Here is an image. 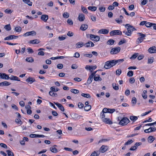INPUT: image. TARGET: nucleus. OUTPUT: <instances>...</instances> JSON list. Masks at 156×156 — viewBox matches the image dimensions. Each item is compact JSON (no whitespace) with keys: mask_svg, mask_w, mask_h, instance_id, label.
<instances>
[{"mask_svg":"<svg viewBox=\"0 0 156 156\" xmlns=\"http://www.w3.org/2000/svg\"><path fill=\"white\" fill-rule=\"evenodd\" d=\"M125 27L126 28L127 30L123 31V33L127 36H131L134 30H136V29L134 27L132 26H131L129 24H126Z\"/></svg>","mask_w":156,"mask_h":156,"instance_id":"nucleus-1","label":"nucleus"},{"mask_svg":"<svg viewBox=\"0 0 156 156\" xmlns=\"http://www.w3.org/2000/svg\"><path fill=\"white\" fill-rule=\"evenodd\" d=\"M118 120L119 121V124L122 126L127 125L130 122L129 120L127 117H118Z\"/></svg>","mask_w":156,"mask_h":156,"instance_id":"nucleus-2","label":"nucleus"},{"mask_svg":"<svg viewBox=\"0 0 156 156\" xmlns=\"http://www.w3.org/2000/svg\"><path fill=\"white\" fill-rule=\"evenodd\" d=\"M86 37L87 38L89 37L90 39L94 41V42H98L100 40V37L99 36L93 34H87Z\"/></svg>","mask_w":156,"mask_h":156,"instance_id":"nucleus-3","label":"nucleus"},{"mask_svg":"<svg viewBox=\"0 0 156 156\" xmlns=\"http://www.w3.org/2000/svg\"><path fill=\"white\" fill-rule=\"evenodd\" d=\"M115 65L114 60H112L106 62L105 63L104 67L106 69H108Z\"/></svg>","mask_w":156,"mask_h":156,"instance_id":"nucleus-4","label":"nucleus"},{"mask_svg":"<svg viewBox=\"0 0 156 156\" xmlns=\"http://www.w3.org/2000/svg\"><path fill=\"white\" fill-rule=\"evenodd\" d=\"M137 34L140 37L137 39L136 42L137 44H139L143 41L144 37H146V35L143 34L142 33H138Z\"/></svg>","mask_w":156,"mask_h":156,"instance_id":"nucleus-5","label":"nucleus"},{"mask_svg":"<svg viewBox=\"0 0 156 156\" xmlns=\"http://www.w3.org/2000/svg\"><path fill=\"white\" fill-rule=\"evenodd\" d=\"M97 71H96L95 72H92L91 74L88 77V80L87 81V83H85V85H86L87 84H90L91 83L93 77L94 76L95 73H96Z\"/></svg>","mask_w":156,"mask_h":156,"instance_id":"nucleus-6","label":"nucleus"},{"mask_svg":"<svg viewBox=\"0 0 156 156\" xmlns=\"http://www.w3.org/2000/svg\"><path fill=\"white\" fill-rule=\"evenodd\" d=\"M121 48L119 47H118L112 48L110 51L111 55L116 54L120 52Z\"/></svg>","mask_w":156,"mask_h":156,"instance_id":"nucleus-7","label":"nucleus"},{"mask_svg":"<svg viewBox=\"0 0 156 156\" xmlns=\"http://www.w3.org/2000/svg\"><path fill=\"white\" fill-rule=\"evenodd\" d=\"M109 34L111 36H113L116 35H121L122 32L119 30H115L111 31Z\"/></svg>","mask_w":156,"mask_h":156,"instance_id":"nucleus-8","label":"nucleus"},{"mask_svg":"<svg viewBox=\"0 0 156 156\" xmlns=\"http://www.w3.org/2000/svg\"><path fill=\"white\" fill-rule=\"evenodd\" d=\"M108 147L107 145H102L99 149V151L102 153H104L108 151Z\"/></svg>","mask_w":156,"mask_h":156,"instance_id":"nucleus-9","label":"nucleus"},{"mask_svg":"<svg viewBox=\"0 0 156 156\" xmlns=\"http://www.w3.org/2000/svg\"><path fill=\"white\" fill-rule=\"evenodd\" d=\"M36 34V32L34 30H33L26 32L24 34L23 36L26 37L29 36H34Z\"/></svg>","mask_w":156,"mask_h":156,"instance_id":"nucleus-10","label":"nucleus"},{"mask_svg":"<svg viewBox=\"0 0 156 156\" xmlns=\"http://www.w3.org/2000/svg\"><path fill=\"white\" fill-rule=\"evenodd\" d=\"M18 37V36H16L14 35H10L8 37H7L4 38V40H10L14 39H16Z\"/></svg>","mask_w":156,"mask_h":156,"instance_id":"nucleus-11","label":"nucleus"},{"mask_svg":"<svg viewBox=\"0 0 156 156\" xmlns=\"http://www.w3.org/2000/svg\"><path fill=\"white\" fill-rule=\"evenodd\" d=\"M156 130V128L155 127H150L147 129L144 130V132L145 133H149L155 131Z\"/></svg>","mask_w":156,"mask_h":156,"instance_id":"nucleus-12","label":"nucleus"},{"mask_svg":"<svg viewBox=\"0 0 156 156\" xmlns=\"http://www.w3.org/2000/svg\"><path fill=\"white\" fill-rule=\"evenodd\" d=\"M109 30L106 29H102L99 30L98 31V33L100 34H107L109 33Z\"/></svg>","mask_w":156,"mask_h":156,"instance_id":"nucleus-13","label":"nucleus"},{"mask_svg":"<svg viewBox=\"0 0 156 156\" xmlns=\"http://www.w3.org/2000/svg\"><path fill=\"white\" fill-rule=\"evenodd\" d=\"M94 44L93 43L90 41H89L88 42L84 44V46L86 48L93 47H94Z\"/></svg>","mask_w":156,"mask_h":156,"instance_id":"nucleus-14","label":"nucleus"},{"mask_svg":"<svg viewBox=\"0 0 156 156\" xmlns=\"http://www.w3.org/2000/svg\"><path fill=\"white\" fill-rule=\"evenodd\" d=\"M148 52L150 53H156V47L153 46L150 48L148 49Z\"/></svg>","mask_w":156,"mask_h":156,"instance_id":"nucleus-15","label":"nucleus"},{"mask_svg":"<svg viewBox=\"0 0 156 156\" xmlns=\"http://www.w3.org/2000/svg\"><path fill=\"white\" fill-rule=\"evenodd\" d=\"M26 81L30 84L35 81V80L34 77H29L26 80Z\"/></svg>","mask_w":156,"mask_h":156,"instance_id":"nucleus-16","label":"nucleus"},{"mask_svg":"<svg viewBox=\"0 0 156 156\" xmlns=\"http://www.w3.org/2000/svg\"><path fill=\"white\" fill-rule=\"evenodd\" d=\"M30 137L31 138L44 137H45V136L43 135L32 134L30 135Z\"/></svg>","mask_w":156,"mask_h":156,"instance_id":"nucleus-17","label":"nucleus"},{"mask_svg":"<svg viewBox=\"0 0 156 156\" xmlns=\"http://www.w3.org/2000/svg\"><path fill=\"white\" fill-rule=\"evenodd\" d=\"M102 121L106 124H112L113 123L112 121L109 118H104L102 119Z\"/></svg>","mask_w":156,"mask_h":156,"instance_id":"nucleus-18","label":"nucleus"},{"mask_svg":"<svg viewBox=\"0 0 156 156\" xmlns=\"http://www.w3.org/2000/svg\"><path fill=\"white\" fill-rule=\"evenodd\" d=\"M0 77L2 79H5V80H8L9 79V76L6 74L5 73H0Z\"/></svg>","mask_w":156,"mask_h":156,"instance_id":"nucleus-19","label":"nucleus"},{"mask_svg":"<svg viewBox=\"0 0 156 156\" xmlns=\"http://www.w3.org/2000/svg\"><path fill=\"white\" fill-rule=\"evenodd\" d=\"M85 17L83 13H80L78 16V20L82 22L84 21Z\"/></svg>","mask_w":156,"mask_h":156,"instance_id":"nucleus-20","label":"nucleus"},{"mask_svg":"<svg viewBox=\"0 0 156 156\" xmlns=\"http://www.w3.org/2000/svg\"><path fill=\"white\" fill-rule=\"evenodd\" d=\"M55 104L61 111L62 112L64 111L65 109L64 107L61 104L58 102L55 103Z\"/></svg>","mask_w":156,"mask_h":156,"instance_id":"nucleus-21","label":"nucleus"},{"mask_svg":"<svg viewBox=\"0 0 156 156\" xmlns=\"http://www.w3.org/2000/svg\"><path fill=\"white\" fill-rule=\"evenodd\" d=\"M48 18V16L47 15H42L41 17V19L44 22H47Z\"/></svg>","mask_w":156,"mask_h":156,"instance_id":"nucleus-22","label":"nucleus"},{"mask_svg":"<svg viewBox=\"0 0 156 156\" xmlns=\"http://www.w3.org/2000/svg\"><path fill=\"white\" fill-rule=\"evenodd\" d=\"M10 84L11 83L7 81H5L0 83V86H8L10 85Z\"/></svg>","mask_w":156,"mask_h":156,"instance_id":"nucleus-23","label":"nucleus"},{"mask_svg":"<svg viewBox=\"0 0 156 156\" xmlns=\"http://www.w3.org/2000/svg\"><path fill=\"white\" fill-rule=\"evenodd\" d=\"M40 41L38 39L31 40L29 41V43L32 44H37L40 43Z\"/></svg>","mask_w":156,"mask_h":156,"instance_id":"nucleus-24","label":"nucleus"},{"mask_svg":"<svg viewBox=\"0 0 156 156\" xmlns=\"http://www.w3.org/2000/svg\"><path fill=\"white\" fill-rule=\"evenodd\" d=\"M88 26L87 24H83L81 25L80 29L83 31H84L86 30L88 28Z\"/></svg>","mask_w":156,"mask_h":156,"instance_id":"nucleus-25","label":"nucleus"},{"mask_svg":"<svg viewBox=\"0 0 156 156\" xmlns=\"http://www.w3.org/2000/svg\"><path fill=\"white\" fill-rule=\"evenodd\" d=\"M9 79L11 80H16L18 81H20V80L18 77L13 75L11 76V77H9Z\"/></svg>","mask_w":156,"mask_h":156,"instance_id":"nucleus-26","label":"nucleus"},{"mask_svg":"<svg viewBox=\"0 0 156 156\" xmlns=\"http://www.w3.org/2000/svg\"><path fill=\"white\" fill-rule=\"evenodd\" d=\"M84 45V44L82 42H79L77 43L76 46L77 48H80L83 47Z\"/></svg>","mask_w":156,"mask_h":156,"instance_id":"nucleus-27","label":"nucleus"},{"mask_svg":"<svg viewBox=\"0 0 156 156\" xmlns=\"http://www.w3.org/2000/svg\"><path fill=\"white\" fill-rule=\"evenodd\" d=\"M155 138L153 136H150L148 138V142L150 143L153 142Z\"/></svg>","mask_w":156,"mask_h":156,"instance_id":"nucleus-28","label":"nucleus"},{"mask_svg":"<svg viewBox=\"0 0 156 156\" xmlns=\"http://www.w3.org/2000/svg\"><path fill=\"white\" fill-rule=\"evenodd\" d=\"M113 60L114 61L115 65L118 63V64H119L123 62L124 61V59H120L117 60L113 59Z\"/></svg>","mask_w":156,"mask_h":156,"instance_id":"nucleus-29","label":"nucleus"},{"mask_svg":"<svg viewBox=\"0 0 156 156\" xmlns=\"http://www.w3.org/2000/svg\"><path fill=\"white\" fill-rule=\"evenodd\" d=\"M97 75H94V79L95 81H101L102 80V79L99 76V75H98V76H96Z\"/></svg>","mask_w":156,"mask_h":156,"instance_id":"nucleus-30","label":"nucleus"},{"mask_svg":"<svg viewBox=\"0 0 156 156\" xmlns=\"http://www.w3.org/2000/svg\"><path fill=\"white\" fill-rule=\"evenodd\" d=\"M88 9L90 11H95L97 10V8L95 6H89L88 7Z\"/></svg>","mask_w":156,"mask_h":156,"instance_id":"nucleus-31","label":"nucleus"},{"mask_svg":"<svg viewBox=\"0 0 156 156\" xmlns=\"http://www.w3.org/2000/svg\"><path fill=\"white\" fill-rule=\"evenodd\" d=\"M23 1L25 3L27 4L30 6H31L32 5V2L30 1V0H23Z\"/></svg>","mask_w":156,"mask_h":156,"instance_id":"nucleus-32","label":"nucleus"},{"mask_svg":"<svg viewBox=\"0 0 156 156\" xmlns=\"http://www.w3.org/2000/svg\"><path fill=\"white\" fill-rule=\"evenodd\" d=\"M115 41L112 39H109L107 42V44L108 45H112L114 44Z\"/></svg>","mask_w":156,"mask_h":156,"instance_id":"nucleus-33","label":"nucleus"},{"mask_svg":"<svg viewBox=\"0 0 156 156\" xmlns=\"http://www.w3.org/2000/svg\"><path fill=\"white\" fill-rule=\"evenodd\" d=\"M112 85L113 88L115 90H119V85L118 84H117L115 83H113Z\"/></svg>","mask_w":156,"mask_h":156,"instance_id":"nucleus-34","label":"nucleus"},{"mask_svg":"<svg viewBox=\"0 0 156 156\" xmlns=\"http://www.w3.org/2000/svg\"><path fill=\"white\" fill-rule=\"evenodd\" d=\"M147 91L146 90H144L143 93L142 94V96L144 99H146L147 98Z\"/></svg>","mask_w":156,"mask_h":156,"instance_id":"nucleus-35","label":"nucleus"},{"mask_svg":"<svg viewBox=\"0 0 156 156\" xmlns=\"http://www.w3.org/2000/svg\"><path fill=\"white\" fill-rule=\"evenodd\" d=\"M50 149V150L53 153H56L58 152L57 148L54 147H51Z\"/></svg>","mask_w":156,"mask_h":156,"instance_id":"nucleus-36","label":"nucleus"},{"mask_svg":"<svg viewBox=\"0 0 156 156\" xmlns=\"http://www.w3.org/2000/svg\"><path fill=\"white\" fill-rule=\"evenodd\" d=\"M26 61L29 62H34L33 58L32 57H28L26 58Z\"/></svg>","mask_w":156,"mask_h":156,"instance_id":"nucleus-37","label":"nucleus"},{"mask_svg":"<svg viewBox=\"0 0 156 156\" xmlns=\"http://www.w3.org/2000/svg\"><path fill=\"white\" fill-rule=\"evenodd\" d=\"M4 28L8 31H10L11 29V26L9 24L6 25L4 27Z\"/></svg>","mask_w":156,"mask_h":156,"instance_id":"nucleus-38","label":"nucleus"},{"mask_svg":"<svg viewBox=\"0 0 156 156\" xmlns=\"http://www.w3.org/2000/svg\"><path fill=\"white\" fill-rule=\"evenodd\" d=\"M139 54L137 53H135L133 54L132 56L130 58L131 59H135L138 55Z\"/></svg>","mask_w":156,"mask_h":156,"instance_id":"nucleus-39","label":"nucleus"},{"mask_svg":"<svg viewBox=\"0 0 156 156\" xmlns=\"http://www.w3.org/2000/svg\"><path fill=\"white\" fill-rule=\"evenodd\" d=\"M154 58L153 57L148 58L147 63L148 64H151L154 62Z\"/></svg>","mask_w":156,"mask_h":156,"instance_id":"nucleus-40","label":"nucleus"},{"mask_svg":"<svg viewBox=\"0 0 156 156\" xmlns=\"http://www.w3.org/2000/svg\"><path fill=\"white\" fill-rule=\"evenodd\" d=\"M91 106L90 105H85L84 107V110L86 111H88L91 109Z\"/></svg>","mask_w":156,"mask_h":156,"instance_id":"nucleus-41","label":"nucleus"},{"mask_svg":"<svg viewBox=\"0 0 156 156\" xmlns=\"http://www.w3.org/2000/svg\"><path fill=\"white\" fill-rule=\"evenodd\" d=\"M15 121L18 124H20V125H21L23 123L22 121L19 118V119H16Z\"/></svg>","mask_w":156,"mask_h":156,"instance_id":"nucleus-42","label":"nucleus"},{"mask_svg":"<svg viewBox=\"0 0 156 156\" xmlns=\"http://www.w3.org/2000/svg\"><path fill=\"white\" fill-rule=\"evenodd\" d=\"M129 118L131 120L133 121H136L138 119V118L137 117L135 116H130Z\"/></svg>","mask_w":156,"mask_h":156,"instance_id":"nucleus-43","label":"nucleus"},{"mask_svg":"<svg viewBox=\"0 0 156 156\" xmlns=\"http://www.w3.org/2000/svg\"><path fill=\"white\" fill-rule=\"evenodd\" d=\"M81 96L85 98H90L91 97L90 95L89 94L82 93L81 94Z\"/></svg>","mask_w":156,"mask_h":156,"instance_id":"nucleus-44","label":"nucleus"},{"mask_svg":"<svg viewBox=\"0 0 156 156\" xmlns=\"http://www.w3.org/2000/svg\"><path fill=\"white\" fill-rule=\"evenodd\" d=\"M81 10L83 13L86 14H87L88 13V12L86 8L83 6H81Z\"/></svg>","mask_w":156,"mask_h":156,"instance_id":"nucleus-45","label":"nucleus"},{"mask_svg":"<svg viewBox=\"0 0 156 156\" xmlns=\"http://www.w3.org/2000/svg\"><path fill=\"white\" fill-rule=\"evenodd\" d=\"M153 25V23L150 22L146 23L145 26L147 27H151Z\"/></svg>","mask_w":156,"mask_h":156,"instance_id":"nucleus-46","label":"nucleus"},{"mask_svg":"<svg viewBox=\"0 0 156 156\" xmlns=\"http://www.w3.org/2000/svg\"><path fill=\"white\" fill-rule=\"evenodd\" d=\"M70 91L71 92L74 94H77L79 92V91L78 90L75 89H71Z\"/></svg>","mask_w":156,"mask_h":156,"instance_id":"nucleus-47","label":"nucleus"},{"mask_svg":"<svg viewBox=\"0 0 156 156\" xmlns=\"http://www.w3.org/2000/svg\"><path fill=\"white\" fill-rule=\"evenodd\" d=\"M131 102L133 105H135L136 104V99L135 97H133V98L131 101Z\"/></svg>","mask_w":156,"mask_h":156,"instance_id":"nucleus-48","label":"nucleus"},{"mask_svg":"<svg viewBox=\"0 0 156 156\" xmlns=\"http://www.w3.org/2000/svg\"><path fill=\"white\" fill-rule=\"evenodd\" d=\"M133 142V140H128L125 144V145H130Z\"/></svg>","mask_w":156,"mask_h":156,"instance_id":"nucleus-49","label":"nucleus"},{"mask_svg":"<svg viewBox=\"0 0 156 156\" xmlns=\"http://www.w3.org/2000/svg\"><path fill=\"white\" fill-rule=\"evenodd\" d=\"M49 95L52 97L56 96L57 95L56 93L53 92L51 90L49 92Z\"/></svg>","mask_w":156,"mask_h":156,"instance_id":"nucleus-50","label":"nucleus"},{"mask_svg":"<svg viewBox=\"0 0 156 156\" xmlns=\"http://www.w3.org/2000/svg\"><path fill=\"white\" fill-rule=\"evenodd\" d=\"M15 30L17 32H20L21 31V28L20 27H16L15 28Z\"/></svg>","mask_w":156,"mask_h":156,"instance_id":"nucleus-51","label":"nucleus"},{"mask_svg":"<svg viewBox=\"0 0 156 156\" xmlns=\"http://www.w3.org/2000/svg\"><path fill=\"white\" fill-rule=\"evenodd\" d=\"M51 90L52 91H58L59 89L57 88H55V87H52L50 88Z\"/></svg>","mask_w":156,"mask_h":156,"instance_id":"nucleus-52","label":"nucleus"},{"mask_svg":"<svg viewBox=\"0 0 156 156\" xmlns=\"http://www.w3.org/2000/svg\"><path fill=\"white\" fill-rule=\"evenodd\" d=\"M109 139H101L99 140V141H98V144L101 143L103 142H107L109 141Z\"/></svg>","mask_w":156,"mask_h":156,"instance_id":"nucleus-53","label":"nucleus"},{"mask_svg":"<svg viewBox=\"0 0 156 156\" xmlns=\"http://www.w3.org/2000/svg\"><path fill=\"white\" fill-rule=\"evenodd\" d=\"M69 16V14L67 12H64L63 14V17L65 18H68Z\"/></svg>","mask_w":156,"mask_h":156,"instance_id":"nucleus-54","label":"nucleus"},{"mask_svg":"<svg viewBox=\"0 0 156 156\" xmlns=\"http://www.w3.org/2000/svg\"><path fill=\"white\" fill-rule=\"evenodd\" d=\"M27 108H29V109L27 108V113L28 114L31 115L32 113V112L31 110L30 109V105H28L27 106Z\"/></svg>","mask_w":156,"mask_h":156,"instance_id":"nucleus-55","label":"nucleus"},{"mask_svg":"<svg viewBox=\"0 0 156 156\" xmlns=\"http://www.w3.org/2000/svg\"><path fill=\"white\" fill-rule=\"evenodd\" d=\"M133 71H129L127 73V75L131 77L133 75Z\"/></svg>","mask_w":156,"mask_h":156,"instance_id":"nucleus-56","label":"nucleus"},{"mask_svg":"<svg viewBox=\"0 0 156 156\" xmlns=\"http://www.w3.org/2000/svg\"><path fill=\"white\" fill-rule=\"evenodd\" d=\"M67 23L70 25H73V22L71 19H68L67 21Z\"/></svg>","mask_w":156,"mask_h":156,"instance_id":"nucleus-57","label":"nucleus"},{"mask_svg":"<svg viewBox=\"0 0 156 156\" xmlns=\"http://www.w3.org/2000/svg\"><path fill=\"white\" fill-rule=\"evenodd\" d=\"M99 154H98L96 151L93 152L90 156H98Z\"/></svg>","mask_w":156,"mask_h":156,"instance_id":"nucleus-58","label":"nucleus"},{"mask_svg":"<svg viewBox=\"0 0 156 156\" xmlns=\"http://www.w3.org/2000/svg\"><path fill=\"white\" fill-rule=\"evenodd\" d=\"M7 153L8 156H14L13 153L10 151L8 150L7 151Z\"/></svg>","mask_w":156,"mask_h":156,"instance_id":"nucleus-59","label":"nucleus"},{"mask_svg":"<svg viewBox=\"0 0 156 156\" xmlns=\"http://www.w3.org/2000/svg\"><path fill=\"white\" fill-rule=\"evenodd\" d=\"M122 73V71L121 69H118L116 70V74L118 76L120 75Z\"/></svg>","mask_w":156,"mask_h":156,"instance_id":"nucleus-60","label":"nucleus"},{"mask_svg":"<svg viewBox=\"0 0 156 156\" xmlns=\"http://www.w3.org/2000/svg\"><path fill=\"white\" fill-rule=\"evenodd\" d=\"M147 0H143L141 2L140 4L142 5H145L147 2Z\"/></svg>","mask_w":156,"mask_h":156,"instance_id":"nucleus-61","label":"nucleus"},{"mask_svg":"<svg viewBox=\"0 0 156 156\" xmlns=\"http://www.w3.org/2000/svg\"><path fill=\"white\" fill-rule=\"evenodd\" d=\"M83 56L85 57L91 58L92 56L93 55L92 54L90 53L84 54L83 55Z\"/></svg>","mask_w":156,"mask_h":156,"instance_id":"nucleus-62","label":"nucleus"},{"mask_svg":"<svg viewBox=\"0 0 156 156\" xmlns=\"http://www.w3.org/2000/svg\"><path fill=\"white\" fill-rule=\"evenodd\" d=\"M78 106L80 108H82L84 107V105L81 102H79L78 103Z\"/></svg>","mask_w":156,"mask_h":156,"instance_id":"nucleus-63","label":"nucleus"},{"mask_svg":"<svg viewBox=\"0 0 156 156\" xmlns=\"http://www.w3.org/2000/svg\"><path fill=\"white\" fill-rule=\"evenodd\" d=\"M5 12L7 14L11 13L12 12V11L9 9H6L5 11Z\"/></svg>","mask_w":156,"mask_h":156,"instance_id":"nucleus-64","label":"nucleus"}]
</instances>
